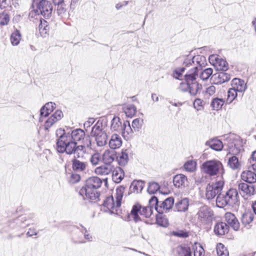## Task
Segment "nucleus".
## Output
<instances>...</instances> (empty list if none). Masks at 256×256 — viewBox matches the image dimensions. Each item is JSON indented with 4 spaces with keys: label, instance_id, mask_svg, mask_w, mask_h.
<instances>
[{
    "label": "nucleus",
    "instance_id": "obj_37",
    "mask_svg": "<svg viewBox=\"0 0 256 256\" xmlns=\"http://www.w3.org/2000/svg\"><path fill=\"white\" fill-rule=\"evenodd\" d=\"M22 39V36L19 30H15L10 36V42L12 46H18Z\"/></svg>",
    "mask_w": 256,
    "mask_h": 256
},
{
    "label": "nucleus",
    "instance_id": "obj_31",
    "mask_svg": "<svg viewBox=\"0 0 256 256\" xmlns=\"http://www.w3.org/2000/svg\"><path fill=\"white\" fill-rule=\"evenodd\" d=\"M174 250L178 256H191L192 252L189 246H178Z\"/></svg>",
    "mask_w": 256,
    "mask_h": 256
},
{
    "label": "nucleus",
    "instance_id": "obj_14",
    "mask_svg": "<svg viewBox=\"0 0 256 256\" xmlns=\"http://www.w3.org/2000/svg\"><path fill=\"white\" fill-rule=\"evenodd\" d=\"M209 61L218 70L226 71L228 70V63L225 60L220 58L218 55H210L209 56Z\"/></svg>",
    "mask_w": 256,
    "mask_h": 256
},
{
    "label": "nucleus",
    "instance_id": "obj_23",
    "mask_svg": "<svg viewBox=\"0 0 256 256\" xmlns=\"http://www.w3.org/2000/svg\"><path fill=\"white\" fill-rule=\"evenodd\" d=\"M122 140L120 136L118 134H114L111 136L109 141V146L110 148L114 150L121 146Z\"/></svg>",
    "mask_w": 256,
    "mask_h": 256
},
{
    "label": "nucleus",
    "instance_id": "obj_44",
    "mask_svg": "<svg viewBox=\"0 0 256 256\" xmlns=\"http://www.w3.org/2000/svg\"><path fill=\"white\" fill-rule=\"evenodd\" d=\"M228 165L232 170H236L240 167V164L238 162V158L233 156L228 158Z\"/></svg>",
    "mask_w": 256,
    "mask_h": 256
},
{
    "label": "nucleus",
    "instance_id": "obj_61",
    "mask_svg": "<svg viewBox=\"0 0 256 256\" xmlns=\"http://www.w3.org/2000/svg\"><path fill=\"white\" fill-rule=\"evenodd\" d=\"M140 120L139 118H136L133 120L132 122V127L134 130H138L141 127V124L140 123Z\"/></svg>",
    "mask_w": 256,
    "mask_h": 256
},
{
    "label": "nucleus",
    "instance_id": "obj_21",
    "mask_svg": "<svg viewBox=\"0 0 256 256\" xmlns=\"http://www.w3.org/2000/svg\"><path fill=\"white\" fill-rule=\"evenodd\" d=\"M74 158L72 160V168L73 170L76 172L85 171L87 166V163L78 160V158Z\"/></svg>",
    "mask_w": 256,
    "mask_h": 256
},
{
    "label": "nucleus",
    "instance_id": "obj_60",
    "mask_svg": "<svg viewBox=\"0 0 256 256\" xmlns=\"http://www.w3.org/2000/svg\"><path fill=\"white\" fill-rule=\"evenodd\" d=\"M80 176L79 174H72L70 176V182L74 184L78 182L80 180Z\"/></svg>",
    "mask_w": 256,
    "mask_h": 256
},
{
    "label": "nucleus",
    "instance_id": "obj_27",
    "mask_svg": "<svg viewBox=\"0 0 256 256\" xmlns=\"http://www.w3.org/2000/svg\"><path fill=\"white\" fill-rule=\"evenodd\" d=\"M206 144L216 151H220L224 146L222 142L216 138L207 141Z\"/></svg>",
    "mask_w": 256,
    "mask_h": 256
},
{
    "label": "nucleus",
    "instance_id": "obj_7",
    "mask_svg": "<svg viewBox=\"0 0 256 256\" xmlns=\"http://www.w3.org/2000/svg\"><path fill=\"white\" fill-rule=\"evenodd\" d=\"M154 208V205L150 204L149 202V206H142L138 204L134 205L128 215L130 220H133L135 222L140 220V218L138 214L144 216L146 218H150L152 213V208Z\"/></svg>",
    "mask_w": 256,
    "mask_h": 256
},
{
    "label": "nucleus",
    "instance_id": "obj_63",
    "mask_svg": "<svg viewBox=\"0 0 256 256\" xmlns=\"http://www.w3.org/2000/svg\"><path fill=\"white\" fill-rule=\"evenodd\" d=\"M11 0H0V8L4 9L10 5Z\"/></svg>",
    "mask_w": 256,
    "mask_h": 256
},
{
    "label": "nucleus",
    "instance_id": "obj_29",
    "mask_svg": "<svg viewBox=\"0 0 256 256\" xmlns=\"http://www.w3.org/2000/svg\"><path fill=\"white\" fill-rule=\"evenodd\" d=\"M114 166L110 164H105L95 169V172L98 175H108L113 170Z\"/></svg>",
    "mask_w": 256,
    "mask_h": 256
},
{
    "label": "nucleus",
    "instance_id": "obj_5",
    "mask_svg": "<svg viewBox=\"0 0 256 256\" xmlns=\"http://www.w3.org/2000/svg\"><path fill=\"white\" fill-rule=\"evenodd\" d=\"M29 221L26 216H22L9 220L8 226L10 229L14 230L13 236L19 238L22 237L25 232L24 228L30 224Z\"/></svg>",
    "mask_w": 256,
    "mask_h": 256
},
{
    "label": "nucleus",
    "instance_id": "obj_11",
    "mask_svg": "<svg viewBox=\"0 0 256 256\" xmlns=\"http://www.w3.org/2000/svg\"><path fill=\"white\" fill-rule=\"evenodd\" d=\"M70 138L72 140L73 142L82 141V145L80 146H84V149L86 147L91 148L92 141L89 136H86L85 132L80 128H77L72 131L68 132Z\"/></svg>",
    "mask_w": 256,
    "mask_h": 256
},
{
    "label": "nucleus",
    "instance_id": "obj_13",
    "mask_svg": "<svg viewBox=\"0 0 256 256\" xmlns=\"http://www.w3.org/2000/svg\"><path fill=\"white\" fill-rule=\"evenodd\" d=\"M222 168L221 162L214 160L206 161L202 164L204 172L210 176L216 175Z\"/></svg>",
    "mask_w": 256,
    "mask_h": 256
},
{
    "label": "nucleus",
    "instance_id": "obj_12",
    "mask_svg": "<svg viewBox=\"0 0 256 256\" xmlns=\"http://www.w3.org/2000/svg\"><path fill=\"white\" fill-rule=\"evenodd\" d=\"M224 182L218 181L216 182L209 184L206 188V197L210 200L213 199L216 195L221 194L220 192L224 186Z\"/></svg>",
    "mask_w": 256,
    "mask_h": 256
},
{
    "label": "nucleus",
    "instance_id": "obj_6",
    "mask_svg": "<svg viewBox=\"0 0 256 256\" xmlns=\"http://www.w3.org/2000/svg\"><path fill=\"white\" fill-rule=\"evenodd\" d=\"M238 192L236 189L230 188L225 194H220L216 199V206L219 208H224L226 206H232L237 204Z\"/></svg>",
    "mask_w": 256,
    "mask_h": 256
},
{
    "label": "nucleus",
    "instance_id": "obj_32",
    "mask_svg": "<svg viewBox=\"0 0 256 256\" xmlns=\"http://www.w3.org/2000/svg\"><path fill=\"white\" fill-rule=\"evenodd\" d=\"M121 132L124 138H128L132 135L133 130L128 121L126 120L124 122Z\"/></svg>",
    "mask_w": 256,
    "mask_h": 256
},
{
    "label": "nucleus",
    "instance_id": "obj_18",
    "mask_svg": "<svg viewBox=\"0 0 256 256\" xmlns=\"http://www.w3.org/2000/svg\"><path fill=\"white\" fill-rule=\"evenodd\" d=\"M191 84H192V74H186L184 76V82L180 83L179 88L183 92H188L191 94Z\"/></svg>",
    "mask_w": 256,
    "mask_h": 256
},
{
    "label": "nucleus",
    "instance_id": "obj_1",
    "mask_svg": "<svg viewBox=\"0 0 256 256\" xmlns=\"http://www.w3.org/2000/svg\"><path fill=\"white\" fill-rule=\"evenodd\" d=\"M56 135L57 138L56 148L58 152L73 154L76 158L83 157L86 151L84 146H78L76 142L70 138L69 133H66L64 129L58 128L56 130Z\"/></svg>",
    "mask_w": 256,
    "mask_h": 256
},
{
    "label": "nucleus",
    "instance_id": "obj_33",
    "mask_svg": "<svg viewBox=\"0 0 256 256\" xmlns=\"http://www.w3.org/2000/svg\"><path fill=\"white\" fill-rule=\"evenodd\" d=\"M122 124L118 116H114L111 121L110 130L112 132H121Z\"/></svg>",
    "mask_w": 256,
    "mask_h": 256
},
{
    "label": "nucleus",
    "instance_id": "obj_25",
    "mask_svg": "<svg viewBox=\"0 0 256 256\" xmlns=\"http://www.w3.org/2000/svg\"><path fill=\"white\" fill-rule=\"evenodd\" d=\"M112 178L113 181L116 183H120L124 178V170L120 167L114 168L112 171Z\"/></svg>",
    "mask_w": 256,
    "mask_h": 256
},
{
    "label": "nucleus",
    "instance_id": "obj_22",
    "mask_svg": "<svg viewBox=\"0 0 256 256\" xmlns=\"http://www.w3.org/2000/svg\"><path fill=\"white\" fill-rule=\"evenodd\" d=\"M229 226L223 222H218L214 227V232L218 236H222L228 233Z\"/></svg>",
    "mask_w": 256,
    "mask_h": 256
},
{
    "label": "nucleus",
    "instance_id": "obj_4",
    "mask_svg": "<svg viewBox=\"0 0 256 256\" xmlns=\"http://www.w3.org/2000/svg\"><path fill=\"white\" fill-rule=\"evenodd\" d=\"M193 204L196 212V218L200 222L206 224L212 221L214 212L210 208L198 202H195Z\"/></svg>",
    "mask_w": 256,
    "mask_h": 256
},
{
    "label": "nucleus",
    "instance_id": "obj_24",
    "mask_svg": "<svg viewBox=\"0 0 256 256\" xmlns=\"http://www.w3.org/2000/svg\"><path fill=\"white\" fill-rule=\"evenodd\" d=\"M187 181V178L182 174H176L173 178L174 184L176 188L185 186Z\"/></svg>",
    "mask_w": 256,
    "mask_h": 256
},
{
    "label": "nucleus",
    "instance_id": "obj_48",
    "mask_svg": "<svg viewBox=\"0 0 256 256\" xmlns=\"http://www.w3.org/2000/svg\"><path fill=\"white\" fill-rule=\"evenodd\" d=\"M204 102L200 98H196L193 102V106L197 111H202L204 109Z\"/></svg>",
    "mask_w": 256,
    "mask_h": 256
},
{
    "label": "nucleus",
    "instance_id": "obj_35",
    "mask_svg": "<svg viewBox=\"0 0 256 256\" xmlns=\"http://www.w3.org/2000/svg\"><path fill=\"white\" fill-rule=\"evenodd\" d=\"M122 110L127 117L132 118L136 112V108L132 104H126L123 106Z\"/></svg>",
    "mask_w": 256,
    "mask_h": 256
},
{
    "label": "nucleus",
    "instance_id": "obj_43",
    "mask_svg": "<svg viewBox=\"0 0 256 256\" xmlns=\"http://www.w3.org/2000/svg\"><path fill=\"white\" fill-rule=\"evenodd\" d=\"M248 169L256 172V150L252 152L250 158L248 159Z\"/></svg>",
    "mask_w": 256,
    "mask_h": 256
},
{
    "label": "nucleus",
    "instance_id": "obj_56",
    "mask_svg": "<svg viewBox=\"0 0 256 256\" xmlns=\"http://www.w3.org/2000/svg\"><path fill=\"white\" fill-rule=\"evenodd\" d=\"M56 5L58 6L56 10L58 15L62 14L66 12V8L64 2L60 4H56Z\"/></svg>",
    "mask_w": 256,
    "mask_h": 256
},
{
    "label": "nucleus",
    "instance_id": "obj_15",
    "mask_svg": "<svg viewBox=\"0 0 256 256\" xmlns=\"http://www.w3.org/2000/svg\"><path fill=\"white\" fill-rule=\"evenodd\" d=\"M104 206L107 209L110 214H117L120 206H117V201L114 200L112 196L106 198L103 203Z\"/></svg>",
    "mask_w": 256,
    "mask_h": 256
},
{
    "label": "nucleus",
    "instance_id": "obj_51",
    "mask_svg": "<svg viewBox=\"0 0 256 256\" xmlns=\"http://www.w3.org/2000/svg\"><path fill=\"white\" fill-rule=\"evenodd\" d=\"M226 150L228 152V154L236 155L240 152V150L236 147V145L232 142H230L228 145V148Z\"/></svg>",
    "mask_w": 256,
    "mask_h": 256
},
{
    "label": "nucleus",
    "instance_id": "obj_9",
    "mask_svg": "<svg viewBox=\"0 0 256 256\" xmlns=\"http://www.w3.org/2000/svg\"><path fill=\"white\" fill-rule=\"evenodd\" d=\"M150 204L154 205V209L160 214L169 212L172 208L174 204V198L169 197L162 202H158L156 197L153 196L150 200Z\"/></svg>",
    "mask_w": 256,
    "mask_h": 256
},
{
    "label": "nucleus",
    "instance_id": "obj_58",
    "mask_svg": "<svg viewBox=\"0 0 256 256\" xmlns=\"http://www.w3.org/2000/svg\"><path fill=\"white\" fill-rule=\"evenodd\" d=\"M100 160V156L98 154H94L90 158V162L92 165H97Z\"/></svg>",
    "mask_w": 256,
    "mask_h": 256
},
{
    "label": "nucleus",
    "instance_id": "obj_59",
    "mask_svg": "<svg viewBox=\"0 0 256 256\" xmlns=\"http://www.w3.org/2000/svg\"><path fill=\"white\" fill-rule=\"evenodd\" d=\"M56 108V104L52 102H48L42 107V111L46 110V108H48L49 111L52 112Z\"/></svg>",
    "mask_w": 256,
    "mask_h": 256
},
{
    "label": "nucleus",
    "instance_id": "obj_19",
    "mask_svg": "<svg viewBox=\"0 0 256 256\" xmlns=\"http://www.w3.org/2000/svg\"><path fill=\"white\" fill-rule=\"evenodd\" d=\"M225 219L228 224L234 230H238L240 228V223L234 214L231 212H226L225 214Z\"/></svg>",
    "mask_w": 256,
    "mask_h": 256
},
{
    "label": "nucleus",
    "instance_id": "obj_3",
    "mask_svg": "<svg viewBox=\"0 0 256 256\" xmlns=\"http://www.w3.org/2000/svg\"><path fill=\"white\" fill-rule=\"evenodd\" d=\"M204 56L197 55L193 56V80L196 76H199L203 80H207L212 74L213 70L211 68L203 69L206 65Z\"/></svg>",
    "mask_w": 256,
    "mask_h": 256
},
{
    "label": "nucleus",
    "instance_id": "obj_38",
    "mask_svg": "<svg viewBox=\"0 0 256 256\" xmlns=\"http://www.w3.org/2000/svg\"><path fill=\"white\" fill-rule=\"evenodd\" d=\"M188 200L187 198L182 200L176 204V208L178 212H184L188 210Z\"/></svg>",
    "mask_w": 256,
    "mask_h": 256
},
{
    "label": "nucleus",
    "instance_id": "obj_2",
    "mask_svg": "<svg viewBox=\"0 0 256 256\" xmlns=\"http://www.w3.org/2000/svg\"><path fill=\"white\" fill-rule=\"evenodd\" d=\"M102 180L97 176L88 178L86 182L85 186L79 191V194L84 199H89L92 201L98 200L100 194L97 192L102 184Z\"/></svg>",
    "mask_w": 256,
    "mask_h": 256
},
{
    "label": "nucleus",
    "instance_id": "obj_52",
    "mask_svg": "<svg viewBox=\"0 0 256 256\" xmlns=\"http://www.w3.org/2000/svg\"><path fill=\"white\" fill-rule=\"evenodd\" d=\"M9 21L10 16L6 13L2 12L0 14V25H6Z\"/></svg>",
    "mask_w": 256,
    "mask_h": 256
},
{
    "label": "nucleus",
    "instance_id": "obj_42",
    "mask_svg": "<svg viewBox=\"0 0 256 256\" xmlns=\"http://www.w3.org/2000/svg\"><path fill=\"white\" fill-rule=\"evenodd\" d=\"M40 32L42 36H44V35L47 34L49 30V26L48 24V22L44 20L40 19V24L38 26Z\"/></svg>",
    "mask_w": 256,
    "mask_h": 256
},
{
    "label": "nucleus",
    "instance_id": "obj_26",
    "mask_svg": "<svg viewBox=\"0 0 256 256\" xmlns=\"http://www.w3.org/2000/svg\"><path fill=\"white\" fill-rule=\"evenodd\" d=\"M240 190L246 195L251 196L254 194V188L252 184L240 183L238 186Z\"/></svg>",
    "mask_w": 256,
    "mask_h": 256
},
{
    "label": "nucleus",
    "instance_id": "obj_47",
    "mask_svg": "<svg viewBox=\"0 0 256 256\" xmlns=\"http://www.w3.org/2000/svg\"><path fill=\"white\" fill-rule=\"evenodd\" d=\"M160 188V186L157 182H150L148 184L147 191L150 194L156 193Z\"/></svg>",
    "mask_w": 256,
    "mask_h": 256
},
{
    "label": "nucleus",
    "instance_id": "obj_53",
    "mask_svg": "<svg viewBox=\"0 0 256 256\" xmlns=\"http://www.w3.org/2000/svg\"><path fill=\"white\" fill-rule=\"evenodd\" d=\"M156 223L160 226L166 227L168 225V222L167 218L162 216L156 217Z\"/></svg>",
    "mask_w": 256,
    "mask_h": 256
},
{
    "label": "nucleus",
    "instance_id": "obj_39",
    "mask_svg": "<svg viewBox=\"0 0 256 256\" xmlns=\"http://www.w3.org/2000/svg\"><path fill=\"white\" fill-rule=\"evenodd\" d=\"M254 220V214L250 211L246 212L242 216V222L244 225L250 224Z\"/></svg>",
    "mask_w": 256,
    "mask_h": 256
},
{
    "label": "nucleus",
    "instance_id": "obj_41",
    "mask_svg": "<svg viewBox=\"0 0 256 256\" xmlns=\"http://www.w3.org/2000/svg\"><path fill=\"white\" fill-rule=\"evenodd\" d=\"M193 254L194 256H204V250L200 244L194 242L193 245Z\"/></svg>",
    "mask_w": 256,
    "mask_h": 256
},
{
    "label": "nucleus",
    "instance_id": "obj_62",
    "mask_svg": "<svg viewBox=\"0 0 256 256\" xmlns=\"http://www.w3.org/2000/svg\"><path fill=\"white\" fill-rule=\"evenodd\" d=\"M184 168L187 172H192V160H189L186 162L184 166Z\"/></svg>",
    "mask_w": 256,
    "mask_h": 256
},
{
    "label": "nucleus",
    "instance_id": "obj_45",
    "mask_svg": "<svg viewBox=\"0 0 256 256\" xmlns=\"http://www.w3.org/2000/svg\"><path fill=\"white\" fill-rule=\"evenodd\" d=\"M124 187L120 186L116 190V198L117 201V206H121V202L123 197V194L124 190Z\"/></svg>",
    "mask_w": 256,
    "mask_h": 256
},
{
    "label": "nucleus",
    "instance_id": "obj_30",
    "mask_svg": "<svg viewBox=\"0 0 256 256\" xmlns=\"http://www.w3.org/2000/svg\"><path fill=\"white\" fill-rule=\"evenodd\" d=\"M116 158L114 151L108 150L102 154V160L105 164H110Z\"/></svg>",
    "mask_w": 256,
    "mask_h": 256
},
{
    "label": "nucleus",
    "instance_id": "obj_55",
    "mask_svg": "<svg viewBox=\"0 0 256 256\" xmlns=\"http://www.w3.org/2000/svg\"><path fill=\"white\" fill-rule=\"evenodd\" d=\"M185 70V68H181L176 69L174 72V77L180 80L182 73Z\"/></svg>",
    "mask_w": 256,
    "mask_h": 256
},
{
    "label": "nucleus",
    "instance_id": "obj_17",
    "mask_svg": "<svg viewBox=\"0 0 256 256\" xmlns=\"http://www.w3.org/2000/svg\"><path fill=\"white\" fill-rule=\"evenodd\" d=\"M212 77L214 84H222L229 81L230 79V75L224 71L215 74Z\"/></svg>",
    "mask_w": 256,
    "mask_h": 256
},
{
    "label": "nucleus",
    "instance_id": "obj_50",
    "mask_svg": "<svg viewBox=\"0 0 256 256\" xmlns=\"http://www.w3.org/2000/svg\"><path fill=\"white\" fill-rule=\"evenodd\" d=\"M170 236H174L178 238H186L189 236V233L183 230H178L170 232Z\"/></svg>",
    "mask_w": 256,
    "mask_h": 256
},
{
    "label": "nucleus",
    "instance_id": "obj_28",
    "mask_svg": "<svg viewBox=\"0 0 256 256\" xmlns=\"http://www.w3.org/2000/svg\"><path fill=\"white\" fill-rule=\"evenodd\" d=\"M241 177L243 180L249 184H252L256 182V174L250 170L242 172Z\"/></svg>",
    "mask_w": 256,
    "mask_h": 256
},
{
    "label": "nucleus",
    "instance_id": "obj_40",
    "mask_svg": "<svg viewBox=\"0 0 256 256\" xmlns=\"http://www.w3.org/2000/svg\"><path fill=\"white\" fill-rule=\"evenodd\" d=\"M224 103V99L216 98L212 100L210 106L214 110H218L222 108Z\"/></svg>",
    "mask_w": 256,
    "mask_h": 256
},
{
    "label": "nucleus",
    "instance_id": "obj_57",
    "mask_svg": "<svg viewBox=\"0 0 256 256\" xmlns=\"http://www.w3.org/2000/svg\"><path fill=\"white\" fill-rule=\"evenodd\" d=\"M202 87L201 84L193 82V95L200 92L202 89Z\"/></svg>",
    "mask_w": 256,
    "mask_h": 256
},
{
    "label": "nucleus",
    "instance_id": "obj_46",
    "mask_svg": "<svg viewBox=\"0 0 256 256\" xmlns=\"http://www.w3.org/2000/svg\"><path fill=\"white\" fill-rule=\"evenodd\" d=\"M216 250L218 256H228V252L226 248L221 243L218 244Z\"/></svg>",
    "mask_w": 256,
    "mask_h": 256
},
{
    "label": "nucleus",
    "instance_id": "obj_34",
    "mask_svg": "<svg viewBox=\"0 0 256 256\" xmlns=\"http://www.w3.org/2000/svg\"><path fill=\"white\" fill-rule=\"evenodd\" d=\"M144 186V182L142 180H134L131 184L130 188L131 191L135 193H139L142 192Z\"/></svg>",
    "mask_w": 256,
    "mask_h": 256
},
{
    "label": "nucleus",
    "instance_id": "obj_8",
    "mask_svg": "<svg viewBox=\"0 0 256 256\" xmlns=\"http://www.w3.org/2000/svg\"><path fill=\"white\" fill-rule=\"evenodd\" d=\"M32 6L38 14L48 18L52 14V6L50 2L46 0H32Z\"/></svg>",
    "mask_w": 256,
    "mask_h": 256
},
{
    "label": "nucleus",
    "instance_id": "obj_36",
    "mask_svg": "<svg viewBox=\"0 0 256 256\" xmlns=\"http://www.w3.org/2000/svg\"><path fill=\"white\" fill-rule=\"evenodd\" d=\"M128 150H122L120 156L117 157L118 162L120 166H125L128 160Z\"/></svg>",
    "mask_w": 256,
    "mask_h": 256
},
{
    "label": "nucleus",
    "instance_id": "obj_10",
    "mask_svg": "<svg viewBox=\"0 0 256 256\" xmlns=\"http://www.w3.org/2000/svg\"><path fill=\"white\" fill-rule=\"evenodd\" d=\"M102 127V122H98L92 129L91 136L94 138L98 146H104L107 143L108 136Z\"/></svg>",
    "mask_w": 256,
    "mask_h": 256
},
{
    "label": "nucleus",
    "instance_id": "obj_16",
    "mask_svg": "<svg viewBox=\"0 0 256 256\" xmlns=\"http://www.w3.org/2000/svg\"><path fill=\"white\" fill-rule=\"evenodd\" d=\"M63 113L60 110H56L54 114H52L46 121L44 127L46 130H48L54 124L60 120L63 117Z\"/></svg>",
    "mask_w": 256,
    "mask_h": 256
},
{
    "label": "nucleus",
    "instance_id": "obj_49",
    "mask_svg": "<svg viewBox=\"0 0 256 256\" xmlns=\"http://www.w3.org/2000/svg\"><path fill=\"white\" fill-rule=\"evenodd\" d=\"M238 92L232 88H230L228 92L227 102L231 103L237 96Z\"/></svg>",
    "mask_w": 256,
    "mask_h": 256
},
{
    "label": "nucleus",
    "instance_id": "obj_54",
    "mask_svg": "<svg viewBox=\"0 0 256 256\" xmlns=\"http://www.w3.org/2000/svg\"><path fill=\"white\" fill-rule=\"evenodd\" d=\"M216 88L214 86H210L206 88L205 91V95L208 96H213L216 92Z\"/></svg>",
    "mask_w": 256,
    "mask_h": 256
},
{
    "label": "nucleus",
    "instance_id": "obj_20",
    "mask_svg": "<svg viewBox=\"0 0 256 256\" xmlns=\"http://www.w3.org/2000/svg\"><path fill=\"white\" fill-rule=\"evenodd\" d=\"M232 88L238 92L242 93L246 88V86L244 80L240 78H234L232 83Z\"/></svg>",
    "mask_w": 256,
    "mask_h": 256
},
{
    "label": "nucleus",
    "instance_id": "obj_64",
    "mask_svg": "<svg viewBox=\"0 0 256 256\" xmlns=\"http://www.w3.org/2000/svg\"><path fill=\"white\" fill-rule=\"evenodd\" d=\"M38 230L34 228H29L28 232H26V235L27 237H32L38 234Z\"/></svg>",
    "mask_w": 256,
    "mask_h": 256
}]
</instances>
